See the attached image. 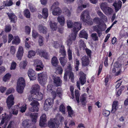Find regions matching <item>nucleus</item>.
Listing matches in <instances>:
<instances>
[{
  "instance_id": "f257e3e1",
  "label": "nucleus",
  "mask_w": 128,
  "mask_h": 128,
  "mask_svg": "<svg viewBox=\"0 0 128 128\" xmlns=\"http://www.w3.org/2000/svg\"><path fill=\"white\" fill-rule=\"evenodd\" d=\"M25 84V81L23 78H20L18 79L17 82L16 90L18 93L20 94L23 93Z\"/></svg>"
},
{
  "instance_id": "f03ea898",
  "label": "nucleus",
  "mask_w": 128,
  "mask_h": 128,
  "mask_svg": "<svg viewBox=\"0 0 128 128\" xmlns=\"http://www.w3.org/2000/svg\"><path fill=\"white\" fill-rule=\"evenodd\" d=\"M59 4V3L57 2H55L51 6L50 10L52 11V13L53 15L58 16L61 13L62 10L58 7Z\"/></svg>"
},
{
  "instance_id": "7ed1b4c3",
  "label": "nucleus",
  "mask_w": 128,
  "mask_h": 128,
  "mask_svg": "<svg viewBox=\"0 0 128 128\" xmlns=\"http://www.w3.org/2000/svg\"><path fill=\"white\" fill-rule=\"evenodd\" d=\"M68 69L69 70H67L65 71L64 77V79L65 81H66L67 80V76H68L69 78L70 79L71 81L72 82H74V77L73 72L71 71L72 68L70 64H68Z\"/></svg>"
},
{
  "instance_id": "20e7f679",
  "label": "nucleus",
  "mask_w": 128,
  "mask_h": 128,
  "mask_svg": "<svg viewBox=\"0 0 128 128\" xmlns=\"http://www.w3.org/2000/svg\"><path fill=\"white\" fill-rule=\"evenodd\" d=\"M42 97L43 95L42 93L40 92H36L33 94H31L29 96V101H31L33 99L40 100L42 99Z\"/></svg>"
},
{
  "instance_id": "39448f33",
  "label": "nucleus",
  "mask_w": 128,
  "mask_h": 128,
  "mask_svg": "<svg viewBox=\"0 0 128 128\" xmlns=\"http://www.w3.org/2000/svg\"><path fill=\"white\" fill-rule=\"evenodd\" d=\"M30 102H32L30 104V105L32 106V107L29 108V110L32 112H38L39 109L38 106L39 105V103L37 101L34 99Z\"/></svg>"
},
{
  "instance_id": "423d86ee",
  "label": "nucleus",
  "mask_w": 128,
  "mask_h": 128,
  "mask_svg": "<svg viewBox=\"0 0 128 128\" xmlns=\"http://www.w3.org/2000/svg\"><path fill=\"white\" fill-rule=\"evenodd\" d=\"M38 78L39 82L42 85L46 84L47 79V76L46 72H42L38 74Z\"/></svg>"
},
{
  "instance_id": "0eeeda50",
  "label": "nucleus",
  "mask_w": 128,
  "mask_h": 128,
  "mask_svg": "<svg viewBox=\"0 0 128 128\" xmlns=\"http://www.w3.org/2000/svg\"><path fill=\"white\" fill-rule=\"evenodd\" d=\"M54 100L51 98L46 99L44 105V109L46 111H47L52 106V104Z\"/></svg>"
},
{
  "instance_id": "6e6552de",
  "label": "nucleus",
  "mask_w": 128,
  "mask_h": 128,
  "mask_svg": "<svg viewBox=\"0 0 128 128\" xmlns=\"http://www.w3.org/2000/svg\"><path fill=\"white\" fill-rule=\"evenodd\" d=\"M34 66L36 67V70L37 71L42 70L44 66L42 61L40 60H34Z\"/></svg>"
},
{
  "instance_id": "1a4fd4ad",
  "label": "nucleus",
  "mask_w": 128,
  "mask_h": 128,
  "mask_svg": "<svg viewBox=\"0 0 128 128\" xmlns=\"http://www.w3.org/2000/svg\"><path fill=\"white\" fill-rule=\"evenodd\" d=\"M14 98L12 94L9 96L6 100L7 106L9 109H12V106L14 104Z\"/></svg>"
},
{
  "instance_id": "9d476101",
  "label": "nucleus",
  "mask_w": 128,
  "mask_h": 128,
  "mask_svg": "<svg viewBox=\"0 0 128 128\" xmlns=\"http://www.w3.org/2000/svg\"><path fill=\"white\" fill-rule=\"evenodd\" d=\"M1 122L0 124V126L2 127V128H6L7 125V120L8 119L7 115L5 114V115H2Z\"/></svg>"
},
{
  "instance_id": "9b49d317",
  "label": "nucleus",
  "mask_w": 128,
  "mask_h": 128,
  "mask_svg": "<svg viewBox=\"0 0 128 128\" xmlns=\"http://www.w3.org/2000/svg\"><path fill=\"white\" fill-rule=\"evenodd\" d=\"M26 116H30L32 119V122L35 124L36 123L37 121V118L38 117V114L36 113H32L30 112H28L26 113Z\"/></svg>"
},
{
  "instance_id": "f8f14e48",
  "label": "nucleus",
  "mask_w": 128,
  "mask_h": 128,
  "mask_svg": "<svg viewBox=\"0 0 128 128\" xmlns=\"http://www.w3.org/2000/svg\"><path fill=\"white\" fill-rule=\"evenodd\" d=\"M28 75L30 80H34L36 78V75L35 72L32 69H29L28 72Z\"/></svg>"
},
{
  "instance_id": "ddd939ff",
  "label": "nucleus",
  "mask_w": 128,
  "mask_h": 128,
  "mask_svg": "<svg viewBox=\"0 0 128 128\" xmlns=\"http://www.w3.org/2000/svg\"><path fill=\"white\" fill-rule=\"evenodd\" d=\"M82 24L80 22H76L74 24L72 31L78 32L81 28Z\"/></svg>"
},
{
  "instance_id": "4468645a",
  "label": "nucleus",
  "mask_w": 128,
  "mask_h": 128,
  "mask_svg": "<svg viewBox=\"0 0 128 128\" xmlns=\"http://www.w3.org/2000/svg\"><path fill=\"white\" fill-rule=\"evenodd\" d=\"M82 65L84 66H88L89 63L90 61L88 56H84L81 58Z\"/></svg>"
},
{
  "instance_id": "2eb2a0df",
  "label": "nucleus",
  "mask_w": 128,
  "mask_h": 128,
  "mask_svg": "<svg viewBox=\"0 0 128 128\" xmlns=\"http://www.w3.org/2000/svg\"><path fill=\"white\" fill-rule=\"evenodd\" d=\"M46 121V115L44 114H42L40 117L39 123L40 126L41 127L44 126Z\"/></svg>"
},
{
  "instance_id": "dca6fc26",
  "label": "nucleus",
  "mask_w": 128,
  "mask_h": 128,
  "mask_svg": "<svg viewBox=\"0 0 128 128\" xmlns=\"http://www.w3.org/2000/svg\"><path fill=\"white\" fill-rule=\"evenodd\" d=\"M80 17L81 19L82 20H84L86 19H88L90 18L88 11V10L84 11L82 13Z\"/></svg>"
},
{
  "instance_id": "f3484780",
  "label": "nucleus",
  "mask_w": 128,
  "mask_h": 128,
  "mask_svg": "<svg viewBox=\"0 0 128 128\" xmlns=\"http://www.w3.org/2000/svg\"><path fill=\"white\" fill-rule=\"evenodd\" d=\"M15 108H17L18 109V110L22 113L25 112L26 109V104L24 105H20V104H18L17 105L14 106Z\"/></svg>"
},
{
  "instance_id": "a211bd4d",
  "label": "nucleus",
  "mask_w": 128,
  "mask_h": 128,
  "mask_svg": "<svg viewBox=\"0 0 128 128\" xmlns=\"http://www.w3.org/2000/svg\"><path fill=\"white\" fill-rule=\"evenodd\" d=\"M24 53V49L21 46L19 47L18 50L16 54V56L18 59L20 60L21 59Z\"/></svg>"
},
{
  "instance_id": "6ab92c4d",
  "label": "nucleus",
  "mask_w": 128,
  "mask_h": 128,
  "mask_svg": "<svg viewBox=\"0 0 128 128\" xmlns=\"http://www.w3.org/2000/svg\"><path fill=\"white\" fill-rule=\"evenodd\" d=\"M122 2L121 1L119 0L117 2H114L113 6L114 7L115 12H116L121 8L122 6Z\"/></svg>"
},
{
  "instance_id": "aec40b11",
  "label": "nucleus",
  "mask_w": 128,
  "mask_h": 128,
  "mask_svg": "<svg viewBox=\"0 0 128 128\" xmlns=\"http://www.w3.org/2000/svg\"><path fill=\"white\" fill-rule=\"evenodd\" d=\"M80 77L79 78L80 81L82 85L85 83L86 81V75L82 72H80Z\"/></svg>"
},
{
  "instance_id": "412c9836",
  "label": "nucleus",
  "mask_w": 128,
  "mask_h": 128,
  "mask_svg": "<svg viewBox=\"0 0 128 128\" xmlns=\"http://www.w3.org/2000/svg\"><path fill=\"white\" fill-rule=\"evenodd\" d=\"M7 14L11 22L15 23L16 22L17 18L14 13H8Z\"/></svg>"
},
{
  "instance_id": "4be33fe9",
  "label": "nucleus",
  "mask_w": 128,
  "mask_h": 128,
  "mask_svg": "<svg viewBox=\"0 0 128 128\" xmlns=\"http://www.w3.org/2000/svg\"><path fill=\"white\" fill-rule=\"evenodd\" d=\"M53 80L54 84L56 86H60L61 85L62 81L60 77L58 76L55 77Z\"/></svg>"
},
{
  "instance_id": "5701e85b",
  "label": "nucleus",
  "mask_w": 128,
  "mask_h": 128,
  "mask_svg": "<svg viewBox=\"0 0 128 128\" xmlns=\"http://www.w3.org/2000/svg\"><path fill=\"white\" fill-rule=\"evenodd\" d=\"M38 29L39 32L41 33L46 34L47 32V28L42 24H40L38 26Z\"/></svg>"
},
{
  "instance_id": "b1692460",
  "label": "nucleus",
  "mask_w": 128,
  "mask_h": 128,
  "mask_svg": "<svg viewBox=\"0 0 128 128\" xmlns=\"http://www.w3.org/2000/svg\"><path fill=\"white\" fill-rule=\"evenodd\" d=\"M39 86L37 84H35L32 86V90L30 92L31 94H33L35 92H37L40 90Z\"/></svg>"
},
{
  "instance_id": "393cba45",
  "label": "nucleus",
  "mask_w": 128,
  "mask_h": 128,
  "mask_svg": "<svg viewBox=\"0 0 128 128\" xmlns=\"http://www.w3.org/2000/svg\"><path fill=\"white\" fill-rule=\"evenodd\" d=\"M118 101L115 100L113 102L112 105V108L111 111L112 113H115V112L117 109L118 107L117 106L118 105Z\"/></svg>"
},
{
  "instance_id": "a878e982",
  "label": "nucleus",
  "mask_w": 128,
  "mask_h": 128,
  "mask_svg": "<svg viewBox=\"0 0 128 128\" xmlns=\"http://www.w3.org/2000/svg\"><path fill=\"white\" fill-rule=\"evenodd\" d=\"M88 34L84 30L80 31L79 34V36L80 38H84L87 40Z\"/></svg>"
},
{
  "instance_id": "bb28decb",
  "label": "nucleus",
  "mask_w": 128,
  "mask_h": 128,
  "mask_svg": "<svg viewBox=\"0 0 128 128\" xmlns=\"http://www.w3.org/2000/svg\"><path fill=\"white\" fill-rule=\"evenodd\" d=\"M55 124L56 120L54 118L50 119L48 122V125L50 128L54 127Z\"/></svg>"
},
{
  "instance_id": "cd10ccee",
  "label": "nucleus",
  "mask_w": 128,
  "mask_h": 128,
  "mask_svg": "<svg viewBox=\"0 0 128 128\" xmlns=\"http://www.w3.org/2000/svg\"><path fill=\"white\" fill-rule=\"evenodd\" d=\"M58 62L57 58L55 56L53 57L51 60V63L52 65L56 67Z\"/></svg>"
},
{
  "instance_id": "c85d7f7f",
  "label": "nucleus",
  "mask_w": 128,
  "mask_h": 128,
  "mask_svg": "<svg viewBox=\"0 0 128 128\" xmlns=\"http://www.w3.org/2000/svg\"><path fill=\"white\" fill-rule=\"evenodd\" d=\"M49 24L51 28L53 30H55L57 28V24L56 23L50 21Z\"/></svg>"
},
{
  "instance_id": "c756f323",
  "label": "nucleus",
  "mask_w": 128,
  "mask_h": 128,
  "mask_svg": "<svg viewBox=\"0 0 128 128\" xmlns=\"http://www.w3.org/2000/svg\"><path fill=\"white\" fill-rule=\"evenodd\" d=\"M59 60L61 64L63 66L65 65L67 62V58L65 56L60 57Z\"/></svg>"
},
{
  "instance_id": "7c9ffc66",
  "label": "nucleus",
  "mask_w": 128,
  "mask_h": 128,
  "mask_svg": "<svg viewBox=\"0 0 128 128\" xmlns=\"http://www.w3.org/2000/svg\"><path fill=\"white\" fill-rule=\"evenodd\" d=\"M57 20L61 26L64 25L65 20L64 17L59 16L57 18Z\"/></svg>"
},
{
  "instance_id": "2f4dec72",
  "label": "nucleus",
  "mask_w": 128,
  "mask_h": 128,
  "mask_svg": "<svg viewBox=\"0 0 128 128\" xmlns=\"http://www.w3.org/2000/svg\"><path fill=\"white\" fill-rule=\"evenodd\" d=\"M103 12L106 14H110L112 12V10L110 7H108L103 11Z\"/></svg>"
},
{
  "instance_id": "473e14b6",
  "label": "nucleus",
  "mask_w": 128,
  "mask_h": 128,
  "mask_svg": "<svg viewBox=\"0 0 128 128\" xmlns=\"http://www.w3.org/2000/svg\"><path fill=\"white\" fill-rule=\"evenodd\" d=\"M42 14L44 18H46L48 17V10L46 8H44L43 9Z\"/></svg>"
},
{
  "instance_id": "72a5a7b5",
  "label": "nucleus",
  "mask_w": 128,
  "mask_h": 128,
  "mask_svg": "<svg viewBox=\"0 0 128 128\" xmlns=\"http://www.w3.org/2000/svg\"><path fill=\"white\" fill-rule=\"evenodd\" d=\"M82 21L84 22L86 25H92L93 24L92 20L90 19V18L88 19H86Z\"/></svg>"
},
{
  "instance_id": "f704fd0d",
  "label": "nucleus",
  "mask_w": 128,
  "mask_h": 128,
  "mask_svg": "<svg viewBox=\"0 0 128 128\" xmlns=\"http://www.w3.org/2000/svg\"><path fill=\"white\" fill-rule=\"evenodd\" d=\"M86 97L85 96L82 95L80 97V101L82 103V105L85 106L86 103Z\"/></svg>"
},
{
  "instance_id": "c9c22d12",
  "label": "nucleus",
  "mask_w": 128,
  "mask_h": 128,
  "mask_svg": "<svg viewBox=\"0 0 128 128\" xmlns=\"http://www.w3.org/2000/svg\"><path fill=\"white\" fill-rule=\"evenodd\" d=\"M72 31V32L70 36V39L73 41L76 38L77 32L75 31Z\"/></svg>"
},
{
  "instance_id": "e433bc0d",
  "label": "nucleus",
  "mask_w": 128,
  "mask_h": 128,
  "mask_svg": "<svg viewBox=\"0 0 128 128\" xmlns=\"http://www.w3.org/2000/svg\"><path fill=\"white\" fill-rule=\"evenodd\" d=\"M64 14L68 17H69L71 14V10H69L67 8H65L64 9Z\"/></svg>"
},
{
  "instance_id": "4c0bfd02",
  "label": "nucleus",
  "mask_w": 128,
  "mask_h": 128,
  "mask_svg": "<svg viewBox=\"0 0 128 128\" xmlns=\"http://www.w3.org/2000/svg\"><path fill=\"white\" fill-rule=\"evenodd\" d=\"M98 15L102 19L105 20H107V19L106 17L100 11L98 10L97 12Z\"/></svg>"
},
{
  "instance_id": "58836bf2",
  "label": "nucleus",
  "mask_w": 128,
  "mask_h": 128,
  "mask_svg": "<svg viewBox=\"0 0 128 128\" xmlns=\"http://www.w3.org/2000/svg\"><path fill=\"white\" fill-rule=\"evenodd\" d=\"M67 110L68 116L72 117V116L73 115L74 112L72 110V108L70 106H67Z\"/></svg>"
},
{
  "instance_id": "ea45409f",
  "label": "nucleus",
  "mask_w": 128,
  "mask_h": 128,
  "mask_svg": "<svg viewBox=\"0 0 128 128\" xmlns=\"http://www.w3.org/2000/svg\"><path fill=\"white\" fill-rule=\"evenodd\" d=\"M28 7L30 11L32 12H33L36 11V9L34 6L31 3H29Z\"/></svg>"
},
{
  "instance_id": "a19ab883",
  "label": "nucleus",
  "mask_w": 128,
  "mask_h": 128,
  "mask_svg": "<svg viewBox=\"0 0 128 128\" xmlns=\"http://www.w3.org/2000/svg\"><path fill=\"white\" fill-rule=\"evenodd\" d=\"M66 23L68 28H72V29H73V27L74 25V23H73L71 20H69L66 21Z\"/></svg>"
},
{
  "instance_id": "79ce46f5",
  "label": "nucleus",
  "mask_w": 128,
  "mask_h": 128,
  "mask_svg": "<svg viewBox=\"0 0 128 128\" xmlns=\"http://www.w3.org/2000/svg\"><path fill=\"white\" fill-rule=\"evenodd\" d=\"M28 120H24L22 122V125L24 128H28L30 126V125L29 124V122H28Z\"/></svg>"
},
{
  "instance_id": "37998d69",
  "label": "nucleus",
  "mask_w": 128,
  "mask_h": 128,
  "mask_svg": "<svg viewBox=\"0 0 128 128\" xmlns=\"http://www.w3.org/2000/svg\"><path fill=\"white\" fill-rule=\"evenodd\" d=\"M24 16L27 18L30 17V14L29 10L28 9L25 10L24 12Z\"/></svg>"
},
{
  "instance_id": "c03bdc74",
  "label": "nucleus",
  "mask_w": 128,
  "mask_h": 128,
  "mask_svg": "<svg viewBox=\"0 0 128 128\" xmlns=\"http://www.w3.org/2000/svg\"><path fill=\"white\" fill-rule=\"evenodd\" d=\"M75 95L77 102L79 103L80 102V94L78 90H76L75 91Z\"/></svg>"
},
{
  "instance_id": "a18cd8bd",
  "label": "nucleus",
  "mask_w": 128,
  "mask_h": 128,
  "mask_svg": "<svg viewBox=\"0 0 128 128\" xmlns=\"http://www.w3.org/2000/svg\"><path fill=\"white\" fill-rule=\"evenodd\" d=\"M15 38L12 41L13 44H18L20 42V40L18 36H15Z\"/></svg>"
},
{
  "instance_id": "49530a36",
  "label": "nucleus",
  "mask_w": 128,
  "mask_h": 128,
  "mask_svg": "<svg viewBox=\"0 0 128 128\" xmlns=\"http://www.w3.org/2000/svg\"><path fill=\"white\" fill-rule=\"evenodd\" d=\"M68 53L69 60H71L72 58V50L70 47L68 50Z\"/></svg>"
},
{
  "instance_id": "de8ad7c7",
  "label": "nucleus",
  "mask_w": 128,
  "mask_h": 128,
  "mask_svg": "<svg viewBox=\"0 0 128 128\" xmlns=\"http://www.w3.org/2000/svg\"><path fill=\"white\" fill-rule=\"evenodd\" d=\"M56 118L57 120H59L61 122L63 121L64 120V118L61 115L59 114H58L56 115Z\"/></svg>"
},
{
  "instance_id": "09e8293b",
  "label": "nucleus",
  "mask_w": 128,
  "mask_h": 128,
  "mask_svg": "<svg viewBox=\"0 0 128 128\" xmlns=\"http://www.w3.org/2000/svg\"><path fill=\"white\" fill-rule=\"evenodd\" d=\"M108 7L107 3L106 2L102 3L100 6V8L103 11Z\"/></svg>"
},
{
  "instance_id": "8fccbe9b",
  "label": "nucleus",
  "mask_w": 128,
  "mask_h": 128,
  "mask_svg": "<svg viewBox=\"0 0 128 128\" xmlns=\"http://www.w3.org/2000/svg\"><path fill=\"white\" fill-rule=\"evenodd\" d=\"M44 38L42 36H40L39 38L38 42L40 46H42L44 44Z\"/></svg>"
},
{
  "instance_id": "3c124183",
  "label": "nucleus",
  "mask_w": 128,
  "mask_h": 128,
  "mask_svg": "<svg viewBox=\"0 0 128 128\" xmlns=\"http://www.w3.org/2000/svg\"><path fill=\"white\" fill-rule=\"evenodd\" d=\"M41 54L42 56L46 59H48V55L47 52L46 51H42L41 52Z\"/></svg>"
},
{
  "instance_id": "603ef678",
  "label": "nucleus",
  "mask_w": 128,
  "mask_h": 128,
  "mask_svg": "<svg viewBox=\"0 0 128 128\" xmlns=\"http://www.w3.org/2000/svg\"><path fill=\"white\" fill-rule=\"evenodd\" d=\"M59 110L63 114H65V107L63 104H62L60 105L59 107Z\"/></svg>"
},
{
  "instance_id": "864d4df0",
  "label": "nucleus",
  "mask_w": 128,
  "mask_h": 128,
  "mask_svg": "<svg viewBox=\"0 0 128 128\" xmlns=\"http://www.w3.org/2000/svg\"><path fill=\"white\" fill-rule=\"evenodd\" d=\"M56 92L57 94L60 98L61 97L62 93V88H58L56 90Z\"/></svg>"
},
{
  "instance_id": "5fc2aeb1",
  "label": "nucleus",
  "mask_w": 128,
  "mask_h": 128,
  "mask_svg": "<svg viewBox=\"0 0 128 128\" xmlns=\"http://www.w3.org/2000/svg\"><path fill=\"white\" fill-rule=\"evenodd\" d=\"M10 74L8 73L6 74L4 77L3 80L5 82H6L7 80H8L11 77Z\"/></svg>"
},
{
  "instance_id": "6e6d98bb",
  "label": "nucleus",
  "mask_w": 128,
  "mask_h": 128,
  "mask_svg": "<svg viewBox=\"0 0 128 128\" xmlns=\"http://www.w3.org/2000/svg\"><path fill=\"white\" fill-rule=\"evenodd\" d=\"M36 52L33 50H30L28 52V57L30 58H31L32 56H34L36 54Z\"/></svg>"
},
{
  "instance_id": "4d7b16f0",
  "label": "nucleus",
  "mask_w": 128,
  "mask_h": 128,
  "mask_svg": "<svg viewBox=\"0 0 128 128\" xmlns=\"http://www.w3.org/2000/svg\"><path fill=\"white\" fill-rule=\"evenodd\" d=\"M60 52L62 56H64L66 55V52L64 49L63 46H61L60 48Z\"/></svg>"
},
{
  "instance_id": "13d9d810",
  "label": "nucleus",
  "mask_w": 128,
  "mask_h": 128,
  "mask_svg": "<svg viewBox=\"0 0 128 128\" xmlns=\"http://www.w3.org/2000/svg\"><path fill=\"white\" fill-rule=\"evenodd\" d=\"M87 5L86 3H84L82 4L80 6H79L78 7V9L80 10H82L84 8H85Z\"/></svg>"
},
{
  "instance_id": "bf43d9fd",
  "label": "nucleus",
  "mask_w": 128,
  "mask_h": 128,
  "mask_svg": "<svg viewBox=\"0 0 128 128\" xmlns=\"http://www.w3.org/2000/svg\"><path fill=\"white\" fill-rule=\"evenodd\" d=\"M91 36L92 39L96 41L98 39V37L97 36L96 33H92L91 34Z\"/></svg>"
},
{
  "instance_id": "052dcab7",
  "label": "nucleus",
  "mask_w": 128,
  "mask_h": 128,
  "mask_svg": "<svg viewBox=\"0 0 128 128\" xmlns=\"http://www.w3.org/2000/svg\"><path fill=\"white\" fill-rule=\"evenodd\" d=\"M13 4L12 0H9L8 2H6L5 4L6 6H9L12 5Z\"/></svg>"
},
{
  "instance_id": "680f3d73",
  "label": "nucleus",
  "mask_w": 128,
  "mask_h": 128,
  "mask_svg": "<svg viewBox=\"0 0 128 128\" xmlns=\"http://www.w3.org/2000/svg\"><path fill=\"white\" fill-rule=\"evenodd\" d=\"M11 26L10 25L6 26H5V31L6 32H8L11 30Z\"/></svg>"
},
{
  "instance_id": "e2e57ef3",
  "label": "nucleus",
  "mask_w": 128,
  "mask_h": 128,
  "mask_svg": "<svg viewBox=\"0 0 128 128\" xmlns=\"http://www.w3.org/2000/svg\"><path fill=\"white\" fill-rule=\"evenodd\" d=\"M30 28L28 26H26L25 27V31L27 34H29L30 32Z\"/></svg>"
},
{
  "instance_id": "0e129e2a",
  "label": "nucleus",
  "mask_w": 128,
  "mask_h": 128,
  "mask_svg": "<svg viewBox=\"0 0 128 128\" xmlns=\"http://www.w3.org/2000/svg\"><path fill=\"white\" fill-rule=\"evenodd\" d=\"M10 52L12 54H15L16 49L15 47L13 46H11L10 49Z\"/></svg>"
},
{
  "instance_id": "69168bd1",
  "label": "nucleus",
  "mask_w": 128,
  "mask_h": 128,
  "mask_svg": "<svg viewBox=\"0 0 128 128\" xmlns=\"http://www.w3.org/2000/svg\"><path fill=\"white\" fill-rule=\"evenodd\" d=\"M79 45H80L81 47H83L84 48L86 46V45L84 43V41L82 40H80L79 42Z\"/></svg>"
},
{
  "instance_id": "338daca9",
  "label": "nucleus",
  "mask_w": 128,
  "mask_h": 128,
  "mask_svg": "<svg viewBox=\"0 0 128 128\" xmlns=\"http://www.w3.org/2000/svg\"><path fill=\"white\" fill-rule=\"evenodd\" d=\"M16 64L14 62H12L11 66L10 68L11 70H14L16 67Z\"/></svg>"
},
{
  "instance_id": "774afa93",
  "label": "nucleus",
  "mask_w": 128,
  "mask_h": 128,
  "mask_svg": "<svg viewBox=\"0 0 128 128\" xmlns=\"http://www.w3.org/2000/svg\"><path fill=\"white\" fill-rule=\"evenodd\" d=\"M56 67H57L56 69L59 72V73L60 74H62L63 71V70L61 68V66L58 65L56 66Z\"/></svg>"
}]
</instances>
